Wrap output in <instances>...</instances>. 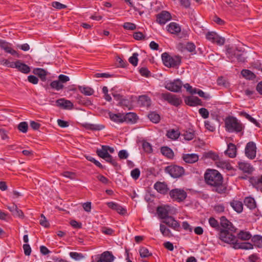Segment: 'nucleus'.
<instances>
[{"mask_svg": "<svg viewBox=\"0 0 262 262\" xmlns=\"http://www.w3.org/2000/svg\"><path fill=\"white\" fill-rule=\"evenodd\" d=\"M229 230L222 229L220 231L219 237L221 240L225 243L232 244L234 246L237 242L236 237Z\"/></svg>", "mask_w": 262, "mask_h": 262, "instance_id": "nucleus-5", "label": "nucleus"}, {"mask_svg": "<svg viewBox=\"0 0 262 262\" xmlns=\"http://www.w3.org/2000/svg\"><path fill=\"white\" fill-rule=\"evenodd\" d=\"M40 224L43 226L44 227H46V228H47V227H49V226H50V224L48 222V221H47V219L46 218V217L44 216L43 214H41L40 215Z\"/></svg>", "mask_w": 262, "mask_h": 262, "instance_id": "nucleus-63", "label": "nucleus"}, {"mask_svg": "<svg viewBox=\"0 0 262 262\" xmlns=\"http://www.w3.org/2000/svg\"><path fill=\"white\" fill-rule=\"evenodd\" d=\"M11 46L12 45L10 43L0 39V48L2 49L7 53H10L12 55H16L17 57H19L18 53L11 48Z\"/></svg>", "mask_w": 262, "mask_h": 262, "instance_id": "nucleus-11", "label": "nucleus"}, {"mask_svg": "<svg viewBox=\"0 0 262 262\" xmlns=\"http://www.w3.org/2000/svg\"><path fill=\"white\" fill-rule=\"evenodd\" d=\"M138 117L137 115L132 112L126 113L125 115L123 114V122H126L127 123H135Z\"/></svg>", "mask_w": 262, "mask_h": 262, "instance_id": "nucleus-27", "label": "nucleus"}, {"mask_svg": "<svg viewBox=\"0 0 262 262\" xmlns=\"http://www.w3.org/2000/svg\"><path fill=\"white\" fill-rule=\"evenodd\" d=\"M183 83H166L165 88L168 90L178 93L181 91Z\"/></svg>", "mask_w": 262, "mask_h": 262, "instance_id": "nucleus-18", "label": "nucleus"}, {"mask_svg": "<svg viewBox=\"0 0 262 262\" xmlns=\"http://www.w3.org/2000/svg\"><path fill=\"white\" fill-rule=\"evenodd\" d=\"M232 208L237 213H241L243 210V204L241 201L233 200L230 203Z\"/></svg>", "mask_w": 262, "mask_h": 262, "instance_id": "nucleus-29", "label": "nucleus"}, {"mask_svg": "<svg viewBox=\"0 0 262 262\" xmlns=\"http://www.w3.org/2000/svg\"><path fill=\"white\" fill-rule=\"evenodd\" d=\"M123 27L126 30H134L136 28V26L132 23L126 22L124 23Z\"/></svg>", "mask_w": 262, "mask_h": 262, "instance_id": "nucleus-61", "label": "nucleus"}, {"mask_svg": "<svg viewBox=\"0 0 262 262\" xmlns=\"http://www.w3.org/2000/svg\"><path fill=\"white\" fill-rule=\"evenodd\" d=\"M52 6L58 10L66 9L67 7V6L66 5L62 4L58 2H52Z\"/></svg>", "mask_w": 262, "mask_h": 262, "instance_id": "nucleus-60", "label": "nucleus"}, {"mask_svg": "<svg viewBox=\"0 0 262 262\" xmlns=\"http://www.w3.org/2000/svg\"><path fill=\"white\" fill-rule=\"evenodd\" d=\"M154 188L162 194H166L168 191L167 184L164 182H156L154 185Z\"/></svg>", "mask_w": 262, "mask_h": 262, "instance_id": "nucleus-23", "label": "nucleus"}, {"mask_svg": "<svg viewBox=\"0 0 262 262\" xmlns=\"http://www.w3.org/2000/svg\"><path fill=\"white\" fill-rule=\"evenodd\" d=\"M206 157L208 158L211 159L215 161L216 162L217 161V160H219L220 159V157L218 155L211 151L207 152L206 154Z\"/></svg>", "mask_w": 262, "mask_h": 262, "instance_id": "nucleus-56", "label": "nucleus"}, {"mask_svg": "<svg viewBox=\"0 0 262 262\" xmlns=\"http://www.w3.org/2000/svg\"><path fill=\"white\" fill-rule=\"evenodd\" d=\"M162 223L173 230L178 231L180 230V224L172 216H169L168 217H166L164 220L162 221Z\"/></svg>", "mask_w": 262, "mask_h": 262, "instance_id": "nucleus-10", "label": "nucleus"}, {"mask_svg": "<svg viewBox=\"0 0 262 262\" xmlns=\"http://www.w3.org/2000/svg\"><path fill=\"white\" fill-rule=\"evenodd\" d=\"M220 223L221 226L224 228V229L229 230L231 232H235L236 229L225 216H223L220 218Z\"/></svg>", "mask_w": 262, "mask_h": 262, "instance_id": "nucleus-16", "label": "nucleus"}, {"mask_svg": "<svg viewBox=\"0 0 262 262\" xmlns=\"http://www.w3.org/2000/svg\"><path fill=\"white\" fill-rule=\"evenodd\" d=\"M167 30L171 34L178 35L181 29L179 24L175 22H171L167 26Z\"/></svg>", "mask_w": 262, "mask_h": 262, "instance_id": "nucleus-17", "label": "nucleus"}, {"mask_svg": "<svg viewBox=\"0 0 262 262\" xmlns=\"http://www.w3.org/2000/svg\"><path fill=\"white\" fill-rule=\"evenodd\" d=\"M85 127L90 130H100L104 128V126L103 125H97L93 124H86L85 125Z\"/></svg>", "mask_w": 262, "mask_h": 262, "instance_id": "nucleus-42", "label": "nucleus"}, {"mask_svg": "<svg viewBox=\"0 0 262 262\" xmlns=\"http://www.w3.org/2000/svg\"><path fill=\"white\" fill-rule=\"evenodd\" d=\"M110 119L116 123L123 122V114L121 113L114 114L111 112L108 113Z\"/></svg>", "mask_w": 262, "mask_h": 262, "instance_id": "nucleus-28", "label": "nucleus"}, {"mask_svg": "<svg viewBox=\"0 0 262 262\" xmlns=\"http://www.w3.org/2000/svg\"><path fill=\"white\" fill-rule=\"evenodd\" d=\"M166 136H167L168 138L170 139H171L172 140H176L179 138L180 136V133L177 130L171 129L167 131Z\"/></svg>", "mask_w": 262, "mask_h": 262, "instance_id": "nucleus-41", "label": "nucleus"}, {"mask_svg": "<svg viewBox=\"0 0 262 262\" xmlns=\"http://www.w3.org/2000/svg\"><path fill=\"white\" fill-rule=\"evenodd\" d=\"M241 75L246 79L248 80H254L256 78L255 74L248 69H244L242 70Z\"/></svg>", "mask_w": 262, "mask_h": 262, "instance_id": "nucleus-31", "label": "nucleus"}, {"mask_svg": "<svg viewBox=\"0 0 262 262\" xmlns=\"http://www.w3.org/2000/svg\"><path fill=\"white\" fill-rule=\"evenodd\" d=\"M142 147L144 150L148 153L151 152L152 150L151 145L148 142L146 141L143 142Z\"/></svg>", "mask_w": 262, "mask_h": 262, "instance_id": "nucleus-62", "label": "nucleus"}, {"mask_svg": "<svg viewBox=\"0 0 262 262\" xmlns=\"http://www.w3.org/2000/svg\"><path fill=\"white\" fill-rule=\"evenodd\" d=\"M226 130L229 133H239L242 131L244 126L235 117H228L225 121Z\"/></svg>", "mask_w": 262, "mask_h": 262, "instance_id": "nucleus-2", "label": "nucleus"}, {"mask_svg": "<svg viewBox=\"0 0 262 262\" xmlns=\"http://www.w3.org/2000/svg\"><path fill=\"white\" fill-rule=\"evenodd\" d=\"M28 128V125L26 122H21L18 125V130L24 133H26Z\"/></svg>", "mask_w": 262, "mask_h": 262, "instance_id": "nucleus-52", "label": "nucleus"}, {"mask_svg": "<svg viewBox=\"0 0 262 262\" xmlns=\"http://www.w3.org/2000/svg\"><path fill=\"white\" fill-rule=\"evenodd\" d=\"M216 165L218 167L222 169H226L230 170L232 169V167L231 164L226 161L222 160L219 159L217 161L215 162Z\"/></svg>", "mask_w": 262, "mask_h": 262, "instance_id": "nucleus-34", "label": "nucleus"}, {"mask_svg": "<svg viewBox=\"0 0 262 262\" xmlns=\"http://www.w3.org/2000/svg\"><path fill=\"white\" fill-rule=\"evenodd\" d=\"M149 120L154 123H157L160 120V117L159 114L155 112H151L148 115Z\"/></svg>", "mask_w": 262, "mask_h": 262, "instance_id": "nucleus-43", "label": "nucleus"}, {"mask_svg": "<svg viewBox=\"0 0 262 262\" xmlns=\"http://www.w3.org/2000/svg\"><path fill=\"white\" fill-rule=\"evenodd\" d=\"M78 88L80 91L85 95L90 96L94 93V90L90 87L85 86H79Z\"/></svg>", "mask_w": 262, "mask_h": 262, "instance_id": "nucleus-39", "label": "nucleus"}, {"mask_svg": "<svg viewBox=\"0 0 262 262\" xmlns=\"http://www.w3.org/2000/svg\"><path fill=\"white\" fill-rule=\"evenodd\" d=\"M185 103L191 106H195L197 105H203L202 100L195 96H188L184 99Z\"/></svg>", "mask_w": 262, "mask_h": 262, "instance_id": "nucleus-13", "label": "nucleus"}, {"mask_svg": "<svg viewBox=\"0 0 262 262\" xmlns=\"http://www.w3.org/2000/svg\"><path fill=\"white\" fill-rule=\"evenodd\" d=\"M161 153L169 159H172L174 157V153L172 150L167 146H164L161 148Z\"/></svg>", "mask_w": 262, "mask_h": 262, "instance_id": "nucleus-36", "label": "nucleus"}, {"mask_svg": "<svg viewBox=\"0 0 262 262\" xmlns=\"http://www.w3.org/2000/svg\"><path fill=\"white\" fill-rule=\"evenodd\" d=\"M97 155L104 159L110 154L106 148V145H102L101 149H97L96 150Z\"/></svg>", "mask_w": 262, "mask_h": 262, "instance_id": "nucleus-37", "label": "nucleus"}, {"mask_svg": "<svg viewBox=\"0 0 262 262\" xmlns=\"http://www.w3.org/2000/svg\"><path fill=\"white\" fill-rule=\"evenodd\" d=\"M165 172L173 178H178L184 175L185 170L182 166L171 165L165 168Z\"/></svg>", "mask_w": 262, "mask_h": 262, "instance_id": "nucleus-4", "label": "nucleus"}, {"mask_svg": "<svg viewBox=\"0 0 262 262\" xmlns=\"http://www.w3.org/2000/svg\"><path fill=\"white\" fill-rule=\"evenodd\" d=\"M70 80V78L66 75L60 74L58 76L57 79H53L52 82H68Z\"/></svg>", "mask_w": 262, "mask_h": 262, "instance_id": "nucleus-49", "label": "nucleus"}, {"mask_svg": "<svg viewBox=\"0 0 262 262\" xmlns=\"http://www.w3.org/2000/svg\"><path fill=\"white\" fill-rule=\"evenodd\" d=\"M244 204L250 209H253L256 208V202L255 200L251 197H246L244 201Z\"/></svg>", "mask_w": 262, "mask_h": 262, "instance_id": "nucleus-35", "label": "nucleus"}, {"mask_svg": "<svg viewBox=\"0 0 262 262\" xmlns=\"http://www.w3.org/2000/svg\"><path fill=\"white\" fill-rule=\"evenodd\" d=\"M114 259L115 257L112 252L106 251L100 255L99 259L97 262H113Z\"/></svg>", "mask_w": 262, "mask_h": 262, "instance_id": "nucleus-15", "label": "nucleus"}, {"mask_svg": "<svg viewBox=\"0 0 262 262\" xmlns=\"http://www.w3.org/2000/svg\"><path fill=\"white\" fill-rule=\"evenodd\" d=\"M138 103L143 107H148L151 105V99L146 95H142L139 97Z\"/></svg>", "mask_w": 262, "mask_h": 262, "instance_id": "nucleus-24", "label": "nucleus"}, {"mask_svg": "<svg viewBox=\"0 0 262 262\" xmlns=\"http://www.w3.org/2000/svg\"><path fill=\"white\" fill-rule=\"evenodd\" d=\"M140 74L145 77H149L151 75L150 72L148 70L147 68L142 67L139 70Z\"/></svg>", "mask_w": 262, "mask_h": 262, "instance_id": "nucleus-57", "label": "nucleus"}, {"mask_svg": "<svg viewBox=\"0 0 262 262\" xmlns=\"http://www.w3.org/2000/svg\"><path fill=\"white\" fill-rule=\"evenodd\" d=\"M238 238L244 241L249 240L252 237L249 232L241 231L237 235Z\"/></svg>", "mask_w": 262, "mask_h": 262, "instance_id": "nucleus-40", "label": "nucleus"}, {"mask_svg": "<svg viewBox=\"0 0 262 262\" xmlns=\"http://www.w3.org/2000/svg\"><path fill=\"white\" fill-rule=\"evenodd\" d=\"M230 158H234L236 156V147L235 145L233 143H229L228 145V149L225 151Z\"/></svg>", "mask_w": 262, "mask_h": 262, "instance_id": "nucleus-33", "label": "nucleus"}, {"mask_svg": "<svg viewBox=\"0 0 262 262\" xmlns=\"http://www.w3.org/2000/svg\"><path fill=\"white\" fill-rule=\"evenodd\" d=\"M238 168L244 172L248 173H252L254 170L253 167L249 163L246 162H239Z\"/></svg>", "mask_w": 262, "mask_h": 262, "instance_id": "nucleus-26", "label": "nucleus"}, {"mask_svg": "<svg viewBox=\"0 0 262 262\" xmlns=\"http://www.w3.org/2000/svg\"><path fill=\"white\" fill-rule=\"evenodd\" d=\"M33 73L38 77L40 80L45 81L47 80L48 72L42 68H35L33 69Z\"/></svg>", "mask_w": 262, "mask_h": 262, "instance_id": "nucleus-21", "label": "nucleus"}, {"mask_svg": "<svg viewBox=\"0 0 262 262\" xmlns=\"http://www.w3.org/2000/svg\"><path fill=\"white\" fill-rule=\"evenodd\" d=\"M250 182L254 187H257L262 184V176L259 177H253L250 179Z\"/></svg>", "mask_w": 262, "mask_h": 262, "instance_id": "nucleus-44", "label": "nucleus"}, {"mask_svg": "<svg viewBox=\"0 0 262 262\" xmlns=\"http://www.w3.org/2000/svg\"><path fill=\"white\" fill-rule=\"evenodd\" d=\"M15 66V68H17L19 71L21 72L22 73L27 74L29 73L30 71V69L29 67L25 63L21 62L19 60H17L16 61V64Z\"/></svg>", "mask_w": 262, "mask_h": 262, "instance_id": "nucleus-30", "label": "nucleus"}, {"mask_svg": "<svg viewBox=\"0 0 262 262\" xmlns=\"http://www.w3.org/2000/svg\"><path fill=\"white\" fill-rule=\"evenodd\" d=\"M163 64L168 68H174L181 63V57L180 56H171L167 53L164 52L162 55Z\"/></svg>", "mask_w": 262, "mask_h": 262, "instance_id": "nucleus-3", "label": "nucleus"}, {"mask_svg": "<svg viewBox=\"0 0 262 262\" xmlns=\"http://www.w3.org/2000/svg\"><path fill=\"white\" fill-rule=\"evenodd\" d=\"M107 206L109 208L116 210L120 214L123 215L126 213V210L124 208L116 203L113 202H108Z\"/></svg>", "mask_w": 262, "mask_h": 262, "instance_id": "nucleus-25", "label": "nucleus"}, {"mask_svg": "<svg viewBox=\"0 0 262 262\" xmlns=\"http://www.w3.org/2000/svg\"><path fill=\"white\" fill-rule=\"evenodd\" d=\"M184 136V139L185 140L190 141L192 140L194 137V131L192 130H189L185 132L182 135Z\"/></svg>", "mask_w": 262, "mask_h": 262, "instance_id": "nucleus-46", "label": "nucleus"}, {"mask_svg": "<svg viewBox=\"0 0 262 262\" xmlns=\"http://www.w3.org/2000/svg\"><path fill=\"white\" fill-rule=\"evenodd\" d=\"M169 195L173 201L181 202L185 200L187 194L184 190L176 188L170 191Z\"/></svg>", "mask_w": 262, "mask_h": 262, "instance_id": "nucleus-6", "label": "nucleus"}, {"mask_svg": "<svg viewBox=\"0 0 262 262\" xmlns=\"http://www.w3.org/2000/svg\"><path fill=\"white\" fill-rule=\"evenodd\" d=\"M234 249H242L245 250L252 249L253 245L250 243H238L237 241L233 246Z\"/></svg>", "mask_w": 262, "mask_h": 262, "instance_id": "nucleus-32", "label": "nucleus"}, {"mask_svg": "<svg viewBox=\"0 0 262 262\" xmlns=\"http://www.w3.org/2000/svg\"><path fill=\"white\" fill-rule=\"evenodd\" d=\"M240 51L233 49L229 47L226 48V55L231 62L236 61V55H238Z\"/></svg>", "mask_w": 262, "mask_h": 262, "instance_id": "nucleus-20", "label": "nucleus"}, {"mask_svg": "<svg viewBox=\"0 0 262 262\" xmlns=\"http://www.w3.org/2000/svg\"><path fill=\"white\" fill-rule=\"evenodd\" d=\"M70 256L76 260H79L84 257L81 253H78L75 252H71L70 253Z\"/></svg>", "mask_w": 262, "mask_h": 262, "instance_id": "nucleus-58", "label": "nucleus"}, {"mask_svg": "<svg viewBox=\"0 0 262 262\" xmlns=\"http://www.w3.org/2000/svg\"><path fill=\"white\" fill-rule=\"evenodd\" d=\"M205 126L206 129L210 132H213L215 129L214 124L211 121L208 120L205 121Z\"/></svg>", "mask_w": 262, "mask_h": 262, "instance_id": "nucleus-64", "label": "nucleus"}, {"mask_svg": "<svg viewBox=\"0 0 262 262\" xmlns=\"http://www.w3.org/2000/svg\"><path fill=\"white\" fill-rule=\"evenodd\" d=\"M138 54L137 53H134L128 59L129 62L134 66H136L138 64Z\"/></svg>", "mask_w": 262, "mask_h": 262, "instance_id": "nucleus-51", "label": "nucleus"}, {"mask_svg": "<svg viewBox=\"0 0 262 262\" xmlns=\"http://www.w3.org/2000/svg\"><path fill=\"white\" fill-rule=\"evenodd\" d=\"M256 147L253 142H248L245 147L246 156L250 159H253L256 157Z\"/></svg>", "mask_w": 262, "mask_h": 262, "instance_id": "nucleus-8", "label": "nucleus"}, {"mask_svg": "<svg viewBox=\"0 0 262 262\" xmlns=\"http://www.w3.org/2000/svg\"><path fill=\"white\" fill-rule=\"evenodd\" d=\"M58 106L63 108L71 110L73 107V103L69 100L64 99H59L56 101Z\"/></svg>", "mask_w": 262, "mask_h": 262, "instance_id": "nucleus-19", "label": "nucleus"}, {"mask_svg": "<svg viewBox=\"0 0 262 262\" xmlns=\"http://www.w3.org/2000/svg\"><path fill=\"white\" fill-rule=\"evenodd\" d=\"M169 206H164L162 207L160 206L157 208V213L159 216V217L162 219L163 220H164L166 217H168L169 216L168 215L169 214V210H168Z\"/></svg>", "mask_w": 262, "mask_h": 262, "instance_id": "nucleus-22", "label": "nucleus"}, {"mask_svg": "<svg viewBox=\"0 0 262 262\" xmlns=\"http://www.w3.org/2000/svg\"><path fill=\"white\" fill-rule=\"evenodd\" d=\"M209 225L215 229H219L220 228L219 224L218 221L215 220L214 217H211L209 219Z\"/></svg>", "mask_w": 262, "mask_h": 262, "instance_id": "nucleus-55", "label": "nucleus"}, {"mask_svg": "<svg viewBox=\"0 0 262 262\" xmlns=\"http://www.w3.org/2000/svg\"><path fill=\"white\" fill-rule=\"evenodd\" d=\"M161 96L162 98L164 100L175 106H178L182 103V101L180 98H179L176 95H172L170 93H163Z\"/></svg>", "mask_w": 262, "mask_h": 262, "instance_id": "nucleus-7", "label": "nucleus"}, {"mask_svg": "<svg viewBox=\"0 0 262 262\" xmlns=\"http://www.w3.org/2000/svg\"><path fill=\"white\" fill-rule=\"evenodd\" d=\"M241 116L245 117L246 119H247L250 122H252L256 126H259V123L254 118L252 117L250 115H249L247 113H246L245 112H242L241 113Z\"/></svg>", "mask_w": 262, "mask_h": 262, "instance_id": "nucleus-47", "label": "nucleus"}, {"mask_svg": "<svg viewBox=\"0 0 262 262\" xmlns=\"http://www.w3.org/2000/svg\"><path fill=\"white\" fill-rule=\"evenodd\" d=\"M184 87L191 94H198L200 97L204 98L205 99H209L211 97L209 94L205 93L203 91L197 89H192V86H190L189 83H186L184 85Z\"/></svg>", "mask_w": 262, "mask_h": 262, "instance_id": "nucleus-9", "label": "nucleus"}, {"mask_svg": "<svg viewBox=\"0 0 262 262\" xmlns=\"http://www.w3.org/2000/svg\"><path fill=\"white\" fill-rule=\"evenodd\" d=\"M130 175L135 180H137L140 175V171L139 168H136L131 171Z\"/></svg>", "mask_w": 262, "mask_h": 262, "instance_id": "nucleus-59", "label": "nucleus"}, {"mask_svg": "<svg viewBox=\"0 0 262 262\" xmlns=\"http://www.w3.org/2000/svg\"><path fill=\"white\" fill-rule=\"evenodd\" d=\"M182 158L185 163L193 164L198 161L199 156L195 154H186L182 155Z\"/></svg>", "mask_w": 262, "mask_h": 262, "instance_id": "nucleus-14", "label": "nucleus"}, {"mask_svg": "<svg viewBox=\"0 0 262 262\" xmlns=\"http://www.w3.org/2000/svg\"><path fill=\"white\" fill-rule=\"evenodd\" d=\"M171 19L170 13L167 11H162L157 15V21L161 25L166 24Z\"/></svg>", "mask_w": 262, "mask_h": 262, "instance_id": "nucleus-12", "label": "nucleus"}, {"mask_svg": "<svg viewBox=\"0 0 262 262\" xmlns=\"http://www.w3.org/2000/svg\"><path fill=\"white\" fill-rule=\"evenodd\" d=\"M1 64L3 65H5L9 68H15V66L16 64L15 62H11L8 60L6 59H2L0 61Z\"/></svg>", "mask_w": 262, "mask_h": 262, "instance_id": "nucleus-50", "label": "nucleus"}, {"mask_svg": "<svg viewBox=\"0 0 262 262\" xmlns=\"http://www.w3.org/2000/svg\"><path fill=\"white\" fill-rule=\"evenodd\" d=\"M139 253L141 257H147L151 255V253L149 252L148 249L146 247H141L139 249Z\"/></svg>", "mask_w": 262, "mask_h": 262, "instance_id": "nucleus-45", "label": "nucleus"}, {"mask_svg": "<svg viewBox=\"0 0 262 262\" xmlns=\"http://www.w3.org/2000/svg\"><path fill=\"white\" fill-rule=\"evenodd\" d=\"M195 46L193 42H188L186 43L185 49L191 53L196 54L195 52Z\"/></svg>", "mask_w": 262, "mask_h": 262, "instance_id": "nucleus-54", "label": "nucleus"}, {"mask_svg": "<svg viewBox=\"0 0 262 262\" xmlns=\"http://www.w3.org/2000/svg\"><path fill=\"white\" fill-rule=\"evenodd\" d=\"M160 230L162 235L164 236L170 237L172 236V234L170 229L162 224L160 225Z\"/></svg>", "mask_w": 262, "mask_h": 262, "instance_id": "nucleus-38", "label": "nucleus"}, {"mask_svg": "<svg viewBox=\"0 0 262 262\" xmlns=\"http://www.w3.org/2000/svg\"><path fill=\"white\" fill-rule=\"evenodd\" d=\"M217 34L215 32H208L206 34V38L207 40L214 43V41L217 37Z\"/></svg>", "mask_w": 262, "mask_h": 262, "instance_id": "nucleus-48", "label": "nucleus"}, {"mask_svg": "<svg viewBox=\"0 0 262 262\" xmlns=\"http://www.w3.org/2000/svg\"><path fill=\"white\" fill-rule=\"evenodd\" d=\"M104 160H105L107 162L111 164L114 167H117L118 166L116 160L114 159L110 154H109L106 158L104 159Z\"/></svg>", "mask_w": 262, "mask_h": 262, "instance_id": "nucleus-53", "label": "nucleus"}, {"mask_svg": "<svg viewBox=\"0 0 262 262\" xmlns=\"http://www.w3.org/2000/svg\"><path fill=\"white\" fill-rule=\"evenodd\" d=\"M204 179L206 184L212 187L213 191L219 194L225 193L227 187L223 183V177L217 170L208 169L204 174Z\"/></svg>", "mask_w": 262, "mask_h": 262, "instance_id": "nucleus-1", "label": "nucleus"}]
</instances>
